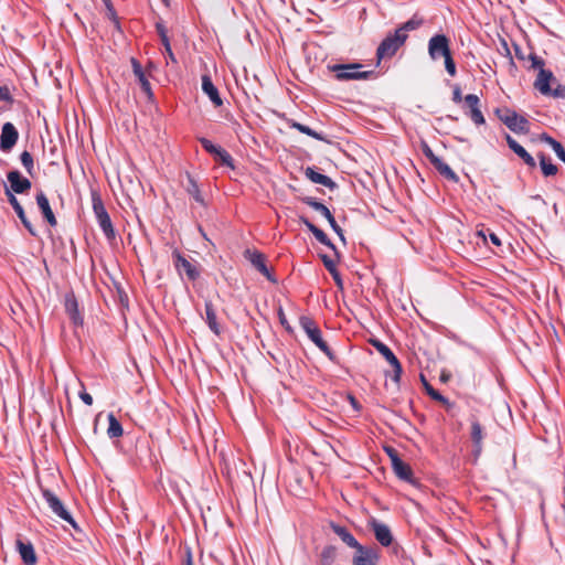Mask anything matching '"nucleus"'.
<instances>
[{"mask_svg": "<svg viewBox=\"0 0 565 565\" xmlns=\"http://www.w3.org/2000/svg\"><path fill=\"white\" fill-rule=\"evenodd\" d=\"M554 152L557 156V158L565 163V150H564L563 146L556 147Z\"/></svg>", "mask_w": 565, "mask_h": 565, "instance_id": "nucleus-54", "label": "nucleus"}, {"mask_svg": "<svg viewBox=\"0 0 565 565\" xmlns=\"http://www.w3.org/2000/svg\"><path fill=\"white\" fill-rule=\"evenodd\" d=\"M422 381L426 388V392L428 393V395L431 398H434L438 402H441V403H447V398H445L438 391H436L433 386H430L423 375H422Z\"/></svg>", "mask_w": 565, "mask_h": 565, "instance_id": "nucleus-38", "label": "nucleus"}, {"mask_svg": "<svg viewBox=\"0 0 565 565\" xmlns=\"http://www.w3.org/2000/svg\"><path fill=\"white\" fill-rule=\"evenodd\" d=\"M540 166L545 177H551L557 173V167L550 162L544 153H540Z\"/></svg>", "mask_w": 565, "mask_h": 565, "instance_id": "nucleus-35", "label": "nucleus"}, {"mask_svg": "<svg viewBox=\"0 0 565 565\" xmlns=\"http://www.w3.org/2000/svg\"><path fill=\"white\" fill-rule=\"evenodd\" d=\"M330 527L339 536V539L349 547L355 548L360 545L353 534L345 527L335 523H331Z\"/></svg>", "mask_w": 565, "mask_h": 565, "instance_id": "nucleus-26", "label": "nucleus"}, {"mask_svg": "<svg viewBox=\"0 0 565 565\" xmlns=\"http://www.w3.org/2000/svg\"><path fill=\"white\" fill-rule=\"evenodd\" d=\"M463 99H465V103L467 104V106L469 107V109H473V108H477L480 106V99L475 94H468L465 96Z\"/></svg>", "mask_w": 565, "mask_h": 565, "instance_id": "nucleus-43", "label": "nucleus"}, {"mask_svg": "<svg viewBox=\"0 0 565 565\" xmlns=\"http://www.w3.org/2000/svg\"><path fill=\"white\" fill-rule=\"evenodd\" d=\"M385 451L388 455L390 459L398 455L397 451L392 447H386Z\"/></svg>", "mask_w": 565, "mask_h": 565, "instance_id": "nucleus-57", "label": "nucleus"}, {"mask_svg": "<svg viewBox=\"0 0 565 565\" xmlns=\"http://www.w3.org/2000/svg\"><path fill=\"white\" fill-rule=\"evenodd\" d=\"M332 276V278L334 279L335 284L338 287L342 288L343 287V282H342V279L340 277V274L338 271V269H333V271H329Z\"/></svg>", "mask_w": 565, "mask_h": 565, "instance_id": "nucleus-52", "label": "nucleus"}, {"mask_svg": "<svg viewBox=\"0 0 565 565\" xmlns=\"http://www.w3.org/2000/svg\"><path fill=\"white\" fill-rule=\"evenodd\" d=\"M543 140H545L552 147L553 150H555L556 147L562 146L558 141H556L555 139H553L550 136H544Z\"/></svg>", "mask_w": 565, "mask_h": 565, "instance_id": "nucleus-53", "label": "nucleus"}, {"mask_svg": "<svg viewBox=\"0 0 565 565\" xmlns=\"http://www.w3.org/2000/svg\"><path fill=\"white\" fill-rule=\"evenodd\" d=\"M131 66H132L134 75L137 77L143 93L148 97H152L151 86H150V83L142 70L141 64L136 58H131Z\"/></svg>", "mask_w": 565, "mask_h": 565, "instance_id": "nucleus-22", "label": "nucleus"}, {"mask_svg": "<svg viewBox=\"0 0 565 565\" xmlns=\"http://www.w3.org/2000/svg\"><path fill=\"white\" fill-rule=\"evenodd\" d=\"M328 67L335 74V78L338 81L367 79L373 74L371 71H361L362 64L359 63L333 64L329 65Z\"/></svg>", "mask_w": 565, "mask_h": 565, "instance_id": "nucleus-1", "label": "nucleus"}, {"mask_svg": "<svg viewBox=\"0 0 565 565\" xmlns=\"http://www.w3.org/2000/svg\"><path fill=\"white\" fill-rule=\"evenodd\" d=\"M185 565H193L190 552H188V557H186V564Z\"/></svg>", "mask_w": 565, "mask_h": 565, "instance_id": "nucleus-60", "label": "nucleus"}, {"mask_svg": "<svg viewBox=\"0 0 565 565\" xmlns=\"http://www.w3.org/2000/svg\"><path fill=\"white\" fill-rule=\"evenodd\" d=\"M444 60H445V68L447 71V73L450 76H455L457 71H456V64L451 56V53L449 55L445 56Z\"/></svg>", "mask_w": 565, "mask_h": 565, "instance_id": "nucleus-42", "label": "nucleus"}, {"mask_svg": "<svg viewBox=\"0 0 565 565\" xmlns=\"http://www.w3.org/2000/svg\"><path fill=\"white\" fill-rule=\"evenodd\" d=\"M202 90L209 96L215 107L222 106L223 100L209 75L202 76Z\"/></svg>", "mask_w": 565, "mask_h": 565, "instance_id": "nucleus-21", "label": "nucleus"}, {"mask_svg": "<svg viewBox=\"0 0 565 565\" xmlns=\"http://www.w3.org/2000/svg\"><path fill=\"white\" fill-rule=\"evenodd\" d=\"M292 128L297 129L298 131H300L301 134H305L307 136H310L317 140H324L323 136L315 130H312L310 127L306 126V125H302L300 122H297V121H292L291 125H290Z\"/></svg>", "mask_w": 565, "mask_h": 565, "instance_id": "nucleus-36", "label": "nucleus"}, {"mask_svg": "<svg viewBox=\"0 0 565 565\" xmlns=\"http://www.w3.org/2000/svg\"><path fill=\"white\" fill-rule=\"evenodd\" d=\"M312 234L317 238L318 242H320L321 244H323V245L332 248L333 250H335V246L331 243V241L328 238L327 234L322 230L317 227L312 232Z\"/></svg>", "mask_w": 565, "mask_h": 565, "instance_id": "nucleus-39", "label": "nucleus"}, {"mask_svg": "<svg viewBox=\"0 0 565 565\" xmlns=\"http://www.w3.org/2000/svg\"><path fill=\"white\" fill-rule=\"evenodd\" d=\"M36 203L47 223L52 226H55L57 223L55 215L50 206V202L46 195L43 192H40L36 195Z\"/></svg>", "mask_w": 565, "mask_h": 565, "instance_id": "nucleus-25", "label": "nucleus"}, {"mask_svg": "<svg viewBox=\"0 0 565 565\" xmlns=\"http://www.w3.org/2000/svg\"><path fill=\"white\" fill-rule=\"evenodd\" d=\"M370 526L375 535L376 541L383 546H390L393 542V535L390 527L373 519Z\"/></svg>", "mask_w": 565, "mask_h": 565, "instance_id": "nucleus-17", "label": "nucleus"}, {"mask_svg": "<svg viewBox=\"0 0 565 565\" xmlns=\"http://www.w3.org/2000/svg\"><path fill=\"white\" fill-rule=\"evenodd\" d=\"M43 498L45 499L46 503L51 508V510L62 520L66 521L74 527H76V523L74 519L72 518L71 513L64 508V504L62 501L50 490L44 489L42 491Z\"/></svg>", "mask_w": 565, "mask_h": 565, "instance_id": "nucleus-8", "label": "nucleus"}, {"mask_svg": "<svg viewBox=\"0 0 565 565\" xmlns=\"http://www.w3.org/2000/svg\"><path fill=\"white\" fill-rule=\"evenodd\" d=\"M0 102H12V96L7 86H0Z\"/></svg>", "mask_w": 565, "mask_h": 565, "instance_id": "nucleus-49", "label": "nucleus"}, {"mask_svg": "<svg viewBox=\"0 0 565 565\" xmlns=\"http://www.w3.org/2000/svg\"><path fill=\"white\" fill-rule=\"evenodd\" d=\"M451 53L449 40L444 34H436L428 41V54L431 60L436 61L439 57H445Z\"/></svg>", "mask_w": 565, "mask_h": 565, "instance_id": "nucleus-6", "label": "nucleus"}, {"mask_svg": "<svg viewBox=\"0 0 565 565\" xmlns=\"http://www.w3.org/2000/svg\"><path fill=\"white\" fill-rule=\"evenodd\" d=\"M391 462H392V468L394 469V468L396 467V465H397V463H402V462H404V461H403V460L399 458V456L397 455V456H395V457H393V458L391 459Z\"/></svg>", "mask_w": 565, "mask_h": 565, "instance_id": "nucleus-58", "label": "nucleus"}, {"mask_svg": "<svg viewBox=\"0 0 565 565\" xmlns=\"http://www.w3.org/2000/svg\"><path fill=\"white\" fill-rule=\"evenodd\" d=\"M186 192L200 204H204V199L201 194L198 183L194 179L188 175Z\"/></svg>", "mask_w": 565, "mask_h": 565, "instance_id": "nucleus-33", "label": "nucleus"}, {"mask_svg": "<svg viewBox=\"0 0 565 565\" xmlns=\"http://www.w3.org/2000/svg\"><path fill=\"white\" fill-rule=\"evenodd\" d=\"M79 398L88 406L93 404V397L85 391L79 392Z\"/></svg>", "mask_w": 565, "mask_h": 565, "instance_id": "nucleus-50", "label": "nucleus"}, {"mask_svg": "<svg viewBox=\"0 0 565 565\" xmlns=\"http://www.w3.org/2000/svg\"><path fill=\"white\" fill-rule=\"evenodd\" d=\"M478 234H479L480 236H482V237H483V239H486V235H484V233H483L482 231H480Z\"/></svg>", "mask_w": 565, "mask_h": 565, "instance_id": "nucleus-62", "label": "nucleus"}, {"mask_svg": "<svg viewBox=\"0 0 565 565\" xmlns=\"http://www.w3.org/2000/svg\"><path fill=\"white\" fill-rule=\"evenodd\" d=\"M433 166L447 180H449L451 182H455V183L459 181L458 175L440 158L439 159H435V163Z\"/></svg>", "mask_w": 565, "mask_h": 565, "instance_id": "nucleus-29", "label": "nucleus"}, {"mask_svg": "<svg viewBox=\"0 0 565 565\" xmlns=\"http://www.w3.org/2000/svg\"><path fill=\"white\" fill-rule=\"evenodd\" d=\"M422 150L431 164L435 163V159H439L426 142L422 143Z\"/></svg>", "mask_w": 565, "mask_h": 565, "instance_id": "nucleus-45", "label": "nucleus"}, {"mask_svg": "<svg viewBox=\"0 0 565 565\" xmlns=\"http://www.w3.org/2000/svg\"><path fill=\"white\" fill-rule=\"evenodd\" d=\"M199 141L201 146L204 148V150H206L210 154L214 156L216 161H218L223 166L234 169L233 158L225 149L214 145L211 140L206 138H200Z\"/></svg>", "mask_w": 565, "mask_h": 565, "instance_id": "nucleus-10", "label": "nucleus"}, {"mask_svg": "<svg viewBox=\"0 0 565 565\" xmlns=\"http://www.w3.org/2000/svg\"><path fill=\"white\" fill-rule=\"evenodd\" d=\"M108 429H107V435L109 436V438H117V437H120L124 433L122 430V426L121 424L119 423V420L115 417V415L113 413H109L108 416Z\"/></svg>", "mask_w": 565, "mask_h": 565, "instance_id": "nucleus-30", "label": "nucleus"}, {"mask_svg": "<svg viewBox=\"0 0 565 565\" xmlns=\"http://www.w3.org/2000/svg\"><path fill=\"white\" fill-rule=\"evenodd\" d=\"M244 256L246 259L250 262V264L263 274L269 281L276 282L275 277L270 274L269 269L266 266L265 255L259 253L256 249H246L244 252Z\"/></svg>", "mask_w": 565, "mask_h": 565, "instance_id": "nucleus-13", "label": "nucleus"}, {"mask_svg": "<svg viewBox=\"0 0 565 565\" xmlns=\"http://www.w3.org/2000/svg\"><path fill=\"white\" fill-rule=\"evenodd\" d=\"M350 403L354 407V409L358 411L360 408L358 401L353 396H350Z\"/></svg>", "mask_w": 565, "mask_h": 565, "instance_id": "nucleus-59", "label": "nucleus"}, {"mask_svg": "<svg viewBox=\"0 0 565 565\" xmlns=\"http://www.w3.org/2000/svg\"><path fill=\"white\" fill-rule=\"evenodd\" d=\"M471 424V430H470V437L473 444V455L476 458H478L482 451L483 448V439H484V428L479 423V420L476 417H471L470 419Z\"/></svg>", "mask_w": 565, "mask_h": 565, "instance_id": "nucleus-16", "label": "nucleus"}, {"mask_svg": "<svg viewBox=\"0 0 565 565\" xmlns=\"http://www.w3.org/2000/svg\"><path fill=\"white\" fill-rule=\"evenodd\" d=\"M17 550L25 565H34L36 563V555L33 548V545L30 542H23L22 540H17Z\"/></svg>", "mask_w": 565, "mask_h": 565, "instance_id": "nucleus-20", "label": "nucleus"}, {"mask_svg": "<svg viewBox=\"0 0 565 565\" xmlns=\"http://www.w3.org/2000/svg\"><path fill=\"white\" fill-rule=\"evenodd\" d=\"M352 565H376L380 558L379 550L362 544L354 548Z\"/></svg>", "mask_w": 565, "mask_h": 565, "instance_id": "nucleus-9", "label": "nucleus"}, {"mask_svg": "<svg viewBox=\"0 0 565 565\" xmlns=\"http://www.w3.org/2000/svg\"><path fill=\"white\" fill-rule=\"evenodd\" d=\"M406 36L401 35L396 30L393 34H388L379 45L376 50L377 62L383 58H391L395 55L399 47L404 45Z\"/></svg>", "mask_w": 565, "mask_h": 565, "instance_id": "nucleus-4", "label": "nucleus"}, {"mask_svg": "<svg viewBox=\"0 0 565 565\" xmlns=\"http://www.w3.org/2000/svg\"><path fill=\"white\" fill-rule=\"evenodd\" d=\"M497 115L500 120L514 132H527L529 121L525 117L518 115L515 111L504 108L497 109Z\"/></svg>", "mask_w": 565, "mask_h": 565, "instance_id": "nucleus-5", "label": "nucleus"}, {"mask_svg": "<svg viewBox=\"0 0 565 565\" xmlns=\"http://www.w3.org/2000/svg\"><path fill=\"white\" fill-rule=\"evenodd\" d=\"M19 132L12 122H6L1 129L0 149L9 152L17 143Z\"/></svg>", "mask_w": 565, "mask_h": 565, "instance_id": "nucleus-14", "label": "nucleus"}, {"mask_svg": "<svg viewBox=\"0 0 565 565\" xmlns=\"http://www.w3.org/2000/svg\"><path fill=\"white\" fill-rule=\"evenodd\" d=\"M337 557H338L337 547L333 545H328L321 552L320 564L321 565H334Z\"/></svg>", "mask_w": 565, "mask_h": 565, "instance_id": "nucleus-31", "label": "nucleus"}, {"mask_svg": "<svg viewBox=\"0 0 565 565\" xmlns=\"http://www.w3.org/2000/svg\"><path fill=\"white\" fill-rule=\"evenodd\" d=\"M462 100L461 89L459 86H456L452 92V102L460 103Z\"/></svg>", "mask_w": 565, "mask_h": 565, "instance_id": "nucleus-51", "label": "nucleus"}, {"mask_svg": "<svg viewBox=\"0 0 565 565\" xmlns=\"http://www.w3.org/2000/svg\"><path fill=\"white\" fill-rule=\"evenodd\" d=\"M470 118L476 125H483L484 124V117L480 110V106L473 109H470Z\"/></svg>", "mask_w": 565, "mask_h": 565, "instance_id": "nucleus-41", "label": "nucleus"}, {"mask_svg": "<svg viewBox=\"0 0 565 565\" xmlns=\"http://www.w3.org/2000/svg\"><path fill=\"white\" fill-rule=\"evenodd\" d=\"M6 195L8 198L9 203L15 211L18 217L21 220L22 224L24 225V227L29 231V233L31 235L35 236L36 232L34 230L33 225L31 224V222L26 218L24 210H23L22 205L20 204V202L18 201V199L15 198V195L9 189H6Z\"/></svg>", "mask_w": 565, "mask_h": 565, "instance_id": "nucleus-18", "label": "nucleus"}, {"mask_svg": "<svg viewBox=\"0 0 565 565\" xmlns=\"http://www.w3.org/2000/svg\"><path fill=\"white\" fill-rule=\"evenodd\" d=\"M205 321L214 334H221V327L217 322L216 313L211 301L205 302Z\"/></svg>", "mask_w": 565, "mask_h": 565, "instance_id": "nucleus-27", "label": "nucleus"}, {"mask_svg": "<svg viewBox=\"0 0 565 565\" xmlns=\"http://www.w3.org/2000/svg\"><path fill=\"white\" fill-rule=\"evenodd\" d=\"M553 97L565 98V85L558 84L554 89L551 88V93Z\"/></svg>", "mask_w": 565, "mask_h": 565, "instance_id": "nucleus-47", "label": "nucleus"}, {"mask_svg": "<svg viewBox=\"0 0 565 565\" xmlns=\"http://www.w3.org/2000/svg\"><path fill=\"white\" fill-rule=\"evenodd\" d=\"M93 211L96 215L98 224L108 239L115 238V231L110 217L104 206V203L97 192L92 193Z\"/></svg>", "mask_w": 565, "mask_h": 565, "instance_id": "nucleus-3", "label": "nucleus"}, {"mask_svg": "<svg viewBox=\"0 0 565 565\" xmlns=\"http://www.w3.org/2000/svg\"><path fill=\"white\" fill-rule=\"evenodd\" d=\"M7 179L10 183V188H8L12 193L22 194L28 192L32 184L31 181L21 175L18 170H12L8 172Z\"/></svg>", "mask_w": 565, "mask_h": 565, "instance_id": "nucleus-15", "label": "nucleus"}, {"mask_svg": "<svg viewBox=\"0 0 565 565\" xmlns=\"http://www.w3.org/2000/svg\"><path fill=\"white\" fill-rule=\"evenodd\" d=\"M555 81V77L551 71L541 70L537 73V77L534 82V87L542 94L548 95L551 93V83Z\"/></svg>", "mask_w": 565, "mask_h": 565, "instance_id": "nucleus-19", "label": "nucleus"}, {"mask_svg": "<svg viewBox=\"0 0 565 565\" xmlns=\"http://www.w3.org/2000/svg\"><path fill=\"white\" fill-rule=\"evenodd\" d=\"M393 471L399 479L407 481V482L413 481L412 480V476H413L412 469H411L409 465H407L406 462L397 463L396 467L393 469Z\"/></svg>", "mask_w": 565, "mask_h": 565, "instance_id": "nucleus-34", "label": "nucleus"}, {"mask_svg": "<svg viewBox=\"0 0 565 565\" xmlns=\"http://www.w3.org/2000/svg\"><path fill=\"white\" fill-rule=\"evenodd\" d=\"M515 54H516V56H518L519 58H521V60H523V58H524V56L522 55V53L520 52V50H519L518 47H516V50H515Z\"/></svg>", "mask_w": 565, "mask_h": 565, "instance_id": "nucleus-61", "label": "nucleus"}, {"mask_svg": "<svg viewBox=\"0 0 565 565\" xmlns=\"http://www.w3.org/2000/svg\"><path fill=\"white\" fill-rule=\"evenodd\" d=\"M305 175L313 183L324 185L326 188L333 190L337 188V183L329 178L328 175H324L322 173L317 172L313 168L308 167L305 170Z\"/></svg>", "mask_w": 565, "mask_h": 565, "instance_id": "nucleus-24", "label": "nucleus"}, {"mask_svg": "<svg viewBox=\"0 0 565 565\" xmlns=\"http://www.w3.org/2000/svg\"><path fill=\"white\" fill-rule=\"evenodd\" d=\"M300 222L303 223L311 233L317 228V226L306 217L301 216Z\"/></svg>", "mask_w": 565, "mask_h": 565, "instance_id": "nucleus-55", "label": "nucleus"}, {"mask_svg": "<svg viewBox=\"0 0 565 565\" xmlns=\"http://www.w3.org/2000/svg\"><path fill=\"white\" fill-rule=\"evenodd\" d=\"M162 45L164 47V52L167 54V65L169 66L170 64L171 65H177L178 64V61L172 52V49H171V45H170V41L168 40L167 42H162Z\"/></svg>", "mask_w": 565, "mask_h": 565, "instance_id": "nucleus-40", "label": "nucleus"}, {"mask_svg": "<svg viewBox=\"0 0 565 565\" xmlns=\"http://www.w3.org/2000/svg\"><path fill=\"white\" fill-rule=\"evenodd\" d=\"M372 344L385 358V360L391 364V366L393 367V372H394L392 375V380L395 383H398L399 379H401V374H402V365H401L399 361L397 360V358L395 356V354L391 351V349L387 345H385L384 343H382L379 340L373 341Z\"/></svg>", "mask_w": 565, "mask_h": 565, "instance_id": "nucleus-12", "label": "nucleus"}, {"mask_svg": "<svg viewBox=\"0 0 565 565\" xmlns=\"http://www.w3.org/2000/svg\"><path fill=\"white\" fill-rule=\"evenodd\" d=\"M529 60H530V61H531V63H532V65H531V66H532V68H534V70H539V72H540L541 70H545V68H544V61H543L541 57H539L536 54H533V53H532V54H530V55H529Z\"/></svg>", "mask_w": 565, "mask_h": 565, "instance_id": "nucleus-44", "label": "nucleus"}, {"mask_svg": "<svg viewBox=\"0 0 565 565\" xmlns=\"http://www.w3.org/2000/svg\"><path fill=\"white\" fill-rule=\"evenodd\" d=\"M302 202L320 213L322 216L326 217V221L329 222L331 228L339 235L341 241L344 242V235L342 228L338 225L335 222L333 215L331 214L330 210L321 202H318L316 199L311 196H306L302 199Z\"/></svg>", "mask_w": 565, "mask_h": 565, "instance_id": "nucleus-7", "label": "nucleus"}, {"mask_svg": "<svg viewBox=\"0 0 565 565\" xmlns=\"http://www.w3.org/2000/svg\"><path fill=\"white\" fill-rule=\"evenodd\" d=\"M20 160L24 169L30 175H33L34 172V160L32 154L29 151H23L20 154Z\"/></svg>", "mask_w": 565, "mask_h": 565, "instance_id": "nucleus-37", "label": "nucleus"}, {"mask_svg": "<svg viewBox=\"0 0 565 565\" xmlns=\"http://www.w3.org/2000/svg\"><path fill=\"white\" fill-rule=\"evenodd\" d=\"M321 259L328 271H333L337 268L335 262L328 255H321Z\"/></svg>", "mask_w": 565, "mask_h": 565, "instance_id": "nucleus-48", "label": "nucleus"}, {"mask_svg": "<svg viewBox=\"0 0 565 565\" xmlns=\"http://www.w3.org/2000/svg\"><path fill=\"white\" fill-rule=\"evenodd\" d=\"M423 23V20L414 15L412 19L403 23L396 31L407 38V32L418 29Z\"/></svg>", "mask_w": 565, "mask_h": 565, "instance_id": "nucleus-32", "label": "nucleus"}, {"mask_svg": "<svg viewBox=\"0 0 565 565\" xmlns=\"http://www.w3.org/2000/svg\"><path fill=\"white\" fill-rule=\"evenodd\" d=\"M489 237H490V241L492 242V244H494L495 246L501 245L500 238L494 233H490Z\"/></svg>", "mask_w": 565, "mask_h": 565, "instance_id": "nucleus-56", "label": "nucleus"}, {"mask_svg": "<svg viewBox=\"0 0 565 565\" xmlns=\"http://www.w3.org/2000/svg\"><path fill=\"white\" fill-rule=\"evenodd\" d=\"M157 32L161 39V42H167L169 40L167 29L162 22H157L156 24Z\"/></svg>", "mask_w": 565, "mask_h": 565, "instance_id": "nucleus-46", "label": "nucleus"}, {"mask_svg": "<svg viewBox=\"0 0 565 565\" xmlns=\"http://www.w3.org/2000/svg\"><path fill=\"white\" fill-rule=\"evenodd\" d=\"M65 308L74 326H81L83 318L78 312L77 301L74 298H66Z\"/></svg>", "mask_w": 565, "mask_h": 565, "instance_id": "nucleus-28", "label": "nucleus"}, {"mask_svg": "<svg viewBox=\"0 0 565 565\" xmlns=\"http://www.w3.org/2000/svg\"><path fill=\"white\" fill-rule=\"evenodd\" d=\"M507 142L509 148L518 154L524 163L529 167L534 168L536 166L534 158L521 146L519 145L510 135H507Z\"/></svg>", "mask_w": 565, "mask_h": 565, "instance_id": "nucleus-23", "label": "nucleus"}, {"mask_svg": "<svg viewBox=\"0 0 565 565\" xmlns=\"http://www.w3.org/2000/svg\"><path fill=\"white\" fill-rule=\"evenodd\" d=\"M300 326L308 335V338L330 359L334 360V354L323 340L320 329L315 321L308 317L300 318Z\"/></svg>", "mask_w": 565, "mask_h": 565, "instance_id": "nucleus-2", "label": "nucleus"}, {"mask_svg": "<svg viewBox=\"0 0 565 565\" xmlns=\"http://www.w3.org/2000/svg\"><path fill=\"white\" fill-rule=\"evenodd\" d=\"M173 264L180 275H185L189 280H195L200 276V269L195 264L189 262L177 249L172 253Z\"/></svg>", "mask_w": 565, "mask_h": 565, "instance_id": "nucleus-11", "label": "nucleus"}]
</instances>
